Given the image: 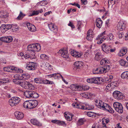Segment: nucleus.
I'll return each instance as SVG.
<instances>
[{
    "instance_id": "obj_54",
    "label": "nucleus",
    "mask_w": 128,
    "mask_h": 128,
    "mask_svg": "<svg viewBox=\"0 0 128 128\" xmlns=\"http://www.w3.org/2000/svg\"><path fill=\"white\" fill-rule=\"evenodd\" d=\"M20 80L14 79L13 80V82L15 84H19Z\"/></svg>"
},
{
    "instance_id": "obj_26",
    "label": "nucleus",
    "mask_w": 128,
    "mask_h": 128,
    "mask_svg": "<svg viewBox=\"0 0 128 128\" xmlns=\"http://www.w3.org/2000/svg\"><path fill=\"white\" fill-rule=\"evenodd\" d=\"M21 80H27L30 78V75L28 74H21Z\"/></svg>"
},
{
    "instance_id": "obj_40",
    "label": "nucleus",
    "mask_w": 128,
    "mask_h": 128,
    "mask_svg": "<svg viewBox=\"0 0 128 128\" xmlns=\"http://www.w3.org/2000/svg\"><path fill=\"white\" fill-rule=\"evenodd\" d=\"M86 121L85 119L84 118H82L78 120V124L79 125H82Z\"/></svg>"
},
{
    "instance_id": "obj_47",
    "label": "nucleus",
    "mask_w": 128,
    "mask_h": 128,
    "mask_svg": "<svg viewBox=\"0 0 128 128\" xmlns=\"http://www.w3.org/2000/svg\"><path fill=\"white\" fill-rule=\"evenodd\" d=\"M6 43L10 42H11L12 40V38L11 36H6Z\"/></svg>"
},
{
    "instance_id": "obj_3",
    "label": "nucleus",
    "mask_w": 128,
    "mask_h": 128,
    "mask_svg": "<svg viewBox=\"0 0 128 128\" xmlns=\"http://www.w3.org/2000/svg\"><path fill=\"white\" fill-rule=\"evenodd\" d=\"M110 66L108 65L104 67H100L97 68L95 70L93 71V73L94 74H100L104 73L108 71L110 69Z\"/></svg>"
},
{
    "instance_id": "obj_60",
    "label": "nucleus",
    "mask_w": 128,
    "mask_h": 128,
    "mask_svg": "<svg viewBox=\"0 0 128 128\" xmlns=\"http://www.w3.org/2000/svg\"><path fill=\"white\" fill-rule=\"evenodd\" d=\"M48 80H44L42 78L41 84H48Z\"/></svg>"
},
{
    "instance_id": "obj_18",
    "label": "nucleus",
    "mask_w": 128,
    "mask_h": 128,
    "mask_svg": "<svg viewBox=\"0 0 128 128\" xmlns=\"http://www.w3.org/2000/svg\"><path fill=\"white\" fill-rule=\"evenodd\" d=\"M30 122L33 124L36 125L38 126H42V123L36 119H31L30 120Z\"/></svg>"
},
{
    "instance_id": "obj_7",
    "label": "nucleus",
    "mask_w": 128,
    "mask_h": 128,
    "mask_svg": "<svg viewBox=\"0 0 128 128\" xmlns=\"http://www.w3.org/2000/svg\"><path fill=\"white\" fill-rule=\"evenodd\" d=\"M113 106L115 110L118 112L122 113L123 112V108L122 105L120 103L114 102L113 104Z\"/></svg>"
},
{
    "instance_id": "obj_57",
    "label": "nucleus",
    "mask_w": 128,
    "mask_h": 128,
    "mask_svg": "<svg viewBox=\"0 0 128 128\" xmlns=\"http://www.w3.org/2000/svg\"><path fill=\"white\" fill-rule=\"evenodd\" d=\"M94 115L95 114L94 112H88V116L92 118L94 117L95 116Z\"/></svg>"
},
{
    "instance_id": "obj_20",
    "label": "nucleus",
    "mask_w": 128,
    "mask_h": 128,
    "mask_svg": "<svg viewBox=\"0 0 128 128\" xmlns=\"http://www.w3.org/2000/svg\"><path fill=\"white\" fill-rule=\"evenodd\" d=\"M83 64L82 62L81 61H76L75 62L74 64L75 67H76L78 69L81 68Z\"/></svg>"
},
{
    "instance_id": "obj_43",
    "label": "nucleus",
    "mask_w": 128,
    "mask_h": 128,
    "mask_svg": "<svg viewBox=\"0 0 128 128\" xmlns=\"http://www.w3.org/2000/svg\"><path fill=\"white\" fill-rule=\"evenodd\" d=\"M14 79L21 80V74H16L14 76Z\"/></svg>"
},
{
    "instance_id": "obj_59",
    "label": "nucleus",
    "mask_w": 128,
    "mask_h": 128,
    "mask_svg": "<svg viewBox=\"0 0 128 128\" xmlns=\"http://www.w3.org/2000/svg\"><path fill=\"white\" fill-rule=\"evenodd\" d=\"M88 92H84L82 94V96L84 97L88 98Z\"/></svg>"
},
{
    "instance_id": "obj_19",
    "label": "nucleus",
    "mask_w": 128,
    "mask_h": 128,
    "mask_svg": "<svg viewBox=\"0 0 128 128\" xmlns=\"http://www.w3.org/2000/svg\"><path fill=\"white\" fill-rule=\"evenodd\" d=\"M26 26L28 30L30 31L34 32L36 31V27L32 24L30 23H28L26 24Z\"/></svg>"
},
{
    "instance_id": "obj_6",
    "label": "nucleus",
    "mask_w": 128,
    "mask_h": 128,
    "mask_svg": "<svg viewBox=\"0 0 128 128\" xmlns=\"http://www.w3.org/2000/svg\"><path fill=\"white\" fill-rule=\"evenodd\" d=\"M20 99L17 97H14L12 98L9 100L10 104L11 106H16L20 102Z\"/></svg>"
},
{
    "instance_id": "obj_44",
    "label": "nucleus",
    "mask_w": 128,
    "mask_h": 128,
    "mask_svg": "<svg viewBox=\"0 0 128 128\" xmlns=\"http://www.w3.org/2000/svg\"><path fill=\"white\" fill-rule=\"evenodd\" d=\"M64 116L66 120L69 121H71L72 119V117L71 116L70 117L66 113L64 114Z\"/></svg>"
},
{
    "instance_id": "obj_30",
    "label": "nucleus",
    "mask_w": 128,
    "mask_h": 128,
    "mask_svg": "<svg viewBox=\"0 0 128 128\" xmlns=\"http://www.w3.org/2000/svg\"><path fill=\"white\" fill-rule=\"evenodd\" d=\"M43 10L42 9L37 11L34 10L32 13L30 15H29V16H31L35 15L38 14L39 13H42L43 12Z\"/></svg>"
},
{
    "instance_id": "obj_25",
    "label": "nucleus",
    "mask_w": 128,
    "mask_h": 128,
    "mask_svg": "<svg viewBox=\"0 0 128 128\" xmlns=\"http://www.w3.org/2000/svg\"><path fill=\"white\" fill-rule=\"evenodd\" d=\"M71 53L73 56L76 58H80L82 55V54L81 53L77 51H72Z\"/></svg>"
},
{
    "instance_id": "obj_1",
    "label": "nucleus",
    "mask_w": 128,
    "mask_h": 128,
    "mask_svg": "<svg viewBox=\"0 0 128 128\" xmlns=\"http://www.w3.org/2000/svg\"><path fill=\"white\" fill-rule=\"evenodd\" d=\"M41 49L40 46L38 43L33 44L29 45L28 46L27 53L24 56L26 59L30 58V59H34L35 56V51H39Z\"/></svg>"
},
{
    "instance_id": "obj_31",
    "label": "nucleus",
    "mask_w": 128,
    "mask_h": 128,
    "mask_svg": "<svg viewBox=\"0 0 128 128\" xmlns=\"http://www.w3.org/2000/svg\"><path fill=\"white\" fill-rule=\"evenodd\" d=\"M121 77L123 79H128V71L123 72L121 75Z\"/></svg>"
},
{
    "instance_id": "obj_28",
    "label": "nucleus",
    "mask_w": 128,
    "mask_h": 128,
    "mask_svg": "<svg viewBox=\"0 0 128 128\" xmlns=\"http://www.w3.org/2000/svg\"><path fill=\"white\" fill-rule=\"evenodd\" d=\"M120 64L122 66L128 67V62H125L124 60L121 59L119 61Z\"/></svg>"
},
{
    "instance_id": "obj_52",
    "label": "nucleus",
    "mask_w": 128,
    "mask_h": 128,
    "mask_svg": "<svg viewBox=\"0 0 128 128\" xmlns=\"http://www.w3.org/2000/svg\"><path fill=\"white\" fill-rule=\"evenodd\" d=\"M107 36L108 38L109 39V40H112L113 39V35L112 33H110L108 34Z\"/></svg>"
},
{
    "instance_id": "obj_41",
    "label": "nucleus",
    "mask_w": 128,
    "mask_h": 128,
    "mask_svg": "<svg viewBox=\"0 0 128 128\" xmlns=\"http://www.w3.org/2000/svg\"><path fill=\"white\" fill-rule=\"evenodd\" d=\"M109 61L108 60H105V58H104L101 60L100 62V63L101 65H104L106 63H108Z\"/></svg>"
},
{
    "instance_id": "obj_49",
    "label": "nucleus",
    "mask_w": 128,
    "mask_h": 128,
    "mask_svg": "<svg viewBox=\"0 0 128 128\" xmlns=\"http://www.w3.org/2000/svg\"><path fill=\"white\" fill-rule=\"evenodd\" d=\"M82 24L81 22L80 21H78L77 22L78 29V30H80V28L82 27Z\"/></svg>"
},
{
    "instance_id": "obj_50",
    "label": "nucleus",
    "mask_w": 128,
    "mask_h": 128,
    "mask_svg": "<svg viewBox=\"0 0 128 128\" xmlns=\"http://www.w3.org/2000/svg\"><path fill=\"white\" fill-rule=\"evenodd\" d=\"M92 128H102L101 126L99 124H94L92 127Z\"/></svg>"
},
{
    "instance_id": "obj_2",
    "label": "nucleus",
    "mask_w": 128,
    "mask_h": 128,
    "mask_svg": "<svg viewBox=\"0 0 128 128\" xmlns=\"http://www.w3.org/2000/svg\"><path fill=\"white\" fill-rule=\"evenodd\" d=\"M38 104V101L36 100H26L23 103V106L25 108L32 109L35 108Z\"/></svg>"
},
{
    "instance_id": "obj_46",
    "label": "nucleus",
    "mask_w": 128,
    "mask_h": 128,
    "mask_svg": "<svg viewBox=\"0 0 128 128\" xmlns=\"http://www.w3.org/2000/svg\"><path fill=\"white\" fill-rule=\"evenodd\" d=\"M12 28V30H15L16 29H18L19 28L18 26V25L15 24H11Z\"/></svg>"
},
{
    "instance_id": "obj_24",
    "label": "nucleus",
    "mask_w": 128,
    "mask_h": 128,
    "mask_svg": "<svg viewBox=\"0 0 128 128\" xmlns=\"http://www.w3.org/2000/svg\"><path fill=\"white\" fill-rule=\"evenodd\" d=\"M96 23L97 27L100 28L102 26V21L100 18H98L96 20Z\"/></svg>"
},
{
    "instance_id": "obj_37",
    "label": "nucleus",
    "mask_w": 128,
    "mask_h": 128,
    "mask_svg": "<svg viewBox=\"0 0 128 128\" xmlns=\"http://www.w3.org/2000/svg\"><path fill=\"white\" fill-rule=\"evenodd\" d=\"M107 109L106 108L105 110L106 111H108L111 113H113L114 112V111L113 109L108 104V106H107Z\"/></svg>"
},
{
    "instance_id": "obj_27",
    "label": "nucleus",
    "mask_w": 128,
    "mask_h": 128,
    "mask_svg": "<svg viewBox=\"0 0 128 128\" xmlns=\"http://www.w3.org/2000/svg\"><path fill=\"white\" fill-rule=\"evenodd\" d=\"M34 88V86L32 84L28 82V84L26 86V89L33 90Z\"/></svg>"
},
{
    "instance_id": "obj_62",
    "label": "nucleus",
    "mask_w": 128,
    "mask_h": 128,
    "mask_svg": "<svg viewBox=\"0 0 128 128\" xmlns=\"http://www.w3.org/2000/svg\"><path fill=\"white\" fill-rule=\"evenodd\" d=\"M111 84L110 85L108 84L106 86L105 90L106 91H108V90H110V87H111Z\"/></svg>"
},
{
    "instance_id": "obj_58",
    "label": "nucleus",
    "mask_w": 128,
    "mask_h": 128,
    "mask_svg": "<svg viewBox=\"0 0 128 128\" xmlns=\"http://www.w3.org/2000/svg\"><path fill=\"white\" fill-rule=\"evenodd\" d=\"M0 41H2L6 43V36H3L1 37L0 38Z\"/></svg>"
},
{
    "instance_id": "obj_35",
    "label": "nucleus",
    "mask_w": 128,
    "mask_h": 128,
    "mask_svg": "<svg viewBox=\"0 0 128 128\" xmlns=\"http://www.w3.org/2000/svg\"><path fill=\"white\" fill-rule=\"evenodd\" d=\"M98 40H98L97 42V44H100L104 40L106 39V38L105 36H104L102 38L101 37L100 38H99Z\"/></svg>"
},
{
    "instance_id": "obj_16",
    "label": "nucleus",
    "mask_w": 128,
    "mask_h": 128,
    "mask_svg": "<svg viewBox=\"0 0 128 128\" xmlns=\"http://www.w3.org/2000/svg\"><path fill=\"white\" fill-rule=\"evenodd\" d=\"M14 114L15 116L18 120L21 119L24 116V115L22 112L18 111L14 113Z\"/></svg>"
},
{
    "instance_id": "obj_9",
    "label": "nucleus",
    "mask_w": 128,
    "mask_h": 128,
    "mask_svg": "<svg viewBox=\"0 0 128 128\" xmlns=\"http://www.w3.org/2000/svg\"><path fill=\"white\" fill-rule=\"evenodd\" d=\"M112 94L115 98L118 100L122 99L124 96V95L122 93L117 90L114 91Z\"/></svg>"
},
{
    "instance_id": "obj_13",
    "label": "nucleus",
    "mask_w": 128,
    "mask_h": 128,
    "mask_svg": "<svg viewBox=\"0 0 128 128\" xmlns=\"http://www.w3.org/2000/svg\"><path fill=\"white\" fill-rule=\"evenodd\" d=\"M48 26L49 29L55 33L57 32V28L56 26L52 22L48 24Z\"/></svg>"
},
{
    "instance_id": "obj_39",
    "label": "nucleus",
    "mask_w": 128,
    "mask_h": 128,
    "mask_svg": "<svg viewBox=\"0 0 128 128\" xmlns=\"http://www.w3.org/2000/svg\"><path fill=\"white\" fill-rule=\"evenodd\" d=\"M97 81L98 82V83L97 84H98L102 83V82H105L104 80L102 78L99 77H97Z\"/></svg>"
},
{
    "instance_id": "obj_34",
    "label": "nucleus",
    "mask_w": 128,
    "mask_h": 128,
    "mask_svg": "<svg viewBox=\"0 0 128 128\" xmlns=\"http://www.w3.org/2000/svg\"><path fill=\"white\" fill-rule=\"evenodd\" d=\"M28 84V82L26 81L21 82L20 81V83L19 84L20 86L22 87L23 88H26V86L27 84Z\"/></svg>"
},
{
    "instance_id": "obj_15",
    "label": "nucleus",
    "mask_w": 128,
    "mask_h": 128,
    "mask_svg": "<svg viewBox=\"0 0 128 128\" xmlns=\"http://www.w3.org/2000/svg\"><path fill=\"white\" fill-rule=\"evenodd\" d=\"M72 106L74 108L79 109L86 110L88 108L87 106L86 107V106H82L80 104H79L76 102L73 104H72Z\"/></svg>"
},
{
    "instance_id": "obj_55",
    "label": "nucleus",
    "mask_w": 128,
    "mask_h": 128,
    "mask_svg": "<svg viewBox=\"0 0 128 128\" xmlns=\"http://www.w3.org/2000/svg\"><path fill=\"white\" fill-rule=\"evenodd\" d=\"M106 31H104L103 32L101 33L100 35H99L96 38L97 39H100L99 38H100L101 37H102V36H103L104 35H105V33H106Z\"/></svg>"
},
{
    "instance_id": "obj_38",
    "label": "nucleus",
    "mask_w": 128,
    "mask_h": 128,
    "mask_svg": "<svg viewBox=\"0 0 128 128\" xmlns=\"http://www.w3.org/2000/svg\"><path fill=\"white\" fill-rule=\"evenodd\" d=\"M8 82L9 80L8 78H4V79H0V86L1 85V84L6 83Z\"/></svg>"
},
{
    "instance_id": "obj_21",
    "label": "nucleus",
    "mask_w": 128,
    "mask_h": 128,
    "mask_svg": "<svg viewBox=\"0 0 128 128\" xmlns=\"http://www.w3.org/2000/svg\"><path fill=\"white\" fill-rule=\"evenodd\" d=\"M103 55L100 52H98L95 54V59L97 61H99L103 58Z\"/></svg>"
},
{
    "instance_id": "obj_53",
    "label": "nucleus",
    "mask_w": 128,
    "mask_h": 128,
    "mask_svg": "<svg viewBox=\"0 0 128 128\" xmlns=\"http://www.w3.org/2000/svg\"><path fill=\"white\" fill-rule=\"evenodd\" d=\"M94 94H92V93H90L88 94V99H92L94 98Z\"/></svg>"
},
{
    "instance_id": "obj_42",
    "label": "nucleus",
    "mask_w": 128,
    "mask_h": 128,
    "mask_svg": "<svg viewBox=\"0 0 128 128\" xmlns=\"http://www.w3.org/2000/svg\"><path fill=\"white\" fill-rule=\"evenodd\" d=\"M40 58L44 60H48V57L46 55L44 54H41L40 56Z\"/></svg>"
},
{
    "instance_id": "obj_48",
    "label": "nucleus",
    "mask_w": 128,
    "mask_h": 128,
    "mask_svg": "<svg viewBox=\"0 0 128 128\" xmlns=\"http://www.w3.org/2000/svg\"><path fill=\"white\" fill-rule=\"evenodd\" d=\"M113 78V76L112 75H110L109 77L106 78L105 81L106 82H110L111 81V80Z\"/></svg>"
},
{
    "instance_id": "obj_10",
    "label": "nucleus",
    "mask_w": 128,
    "mask_h": 128,
    "mask_svg": "<svg viewBox=\"0 0 128 128\" xmlns=\"http://www.w3.org/2000/svg\"><path fill=\"white\" fill-rule=\"evenodd\" d=\"M58 53L61 54V56L64 58H68L69 57L68 51L64 49H61L58 52Z\"/></svg>"
},
{
    "instance_id": "obj_5",
    "label": "nucleus",
    "mask_w": 128,
    "mask_h": 128,
    "mask_svg": "<svg viewBox=\"0 0 128 128\" xmlns=\"http://www.w3.org/2000/svg\"><path fill=\"white\" fill-rule=\"evenodd\" d=\"M95 101V105L98 108L104 110L106 108L107 109V106H108V104L104 103L102 101H98V100H96Z\"/></svg>"
},
{
    "instance_id": "obj_63",
    "label": "nucleus",
    "mask_w": 128,
    "mask_h": 128,
    "mask_svg": "<svg viewBox=\"0 0 128 128\" xmlns=\"http://www.w3.org/2000/svg\"><path fill=\"white\" fill-rule=\"evenodd\" d=\"M80 86L82 87V90H88V86H82L80 85Z\"/></svg>"
},
{
    "instance_id": "obj_14",
    "label": "nucleus",
    "mask_w": 128,
    "mask_h": 128,
    "mask_svg": "<svg viewBox=\"0 0 128 128\" xmlns=\"http://www.w3.org/2000/svg\"><path fill=\"white\" fill-rule=\"evenodd\" d=\"M102 50L105 52L108 53L109 52L110 50L111 46H107L106 44H103L102 46Z\"/></svg>"
},
{
    "instance_id": "obj_36",
    "label": "nucleus",
    "mask_w": 128,
    "mask_h": 128,
    "mask_svg": "<svg viewBox=\"0 0 128 128\" xmlns=\"http://www.w3.org/2000/svg\"><path fill=\"white\" fill-rule=\"evenodd\" d=\"M48 3V2L46 0H44L38 2L37 4L40 5V6H43L46 5Z\"/></svg>"
},
{
    "instance_id": "obj_56",
    "label": "nucleus",
    "mask_w": 128,
    "mask_h": 128,
    "mask_svg": "<svg viewBox=\"0 0 128 128\" xmlns=\"http://www.w3.org/2000/svg\"><path fill=\"white\" fill-rule=\"evenodd\" d=\"M50 66V65L49 64L48 62L46 63L43 65L44 67L46 69H49L48 67H49Z\"/></svg>"
},
{
    "instance_id": "obj_23",
    "label": "nucleus",
    "mask_w": 128,
    "mask_h": 128,
    "mask_svg": "<svg viewBox=\"0 0 128 128\" xmlns=\"http://www.w3.org/2000/svg\"><path fill=\"white\" fill-rule=\"evenodd\" d=\"M11 28V24H3L1 26V29H3L5 31H7Z\"/></svg>"
},
{
    "instance_id": "obj_45",
    "label": "nucleus",
    "mask_w": 128,
    "mask_h": 128,
    "mask_svg": "<svg viewBox=\"0 0 128 128\" xmlns=\"http://www.w3.org/2000/svg\"><path fill=\"white\" fill-rule=\"evenodd\" d=\"M42 78H34V82L37 84H41Z\"/></svg>"
},
{
    "instance_id": "obj_4",
    "label": "nucleus",
    "mask_w": 128,
    "mask_h": 128,
    "mask_svg": "<svg viewBox=\"0 0 128 128\" xmlns=\"http://www.w3.org/2000/svg\"><path fill=\"white\" fill-rule=\"evenodd\" d=\"M24 94L26 98H36L39 96L37 93L33 91L27 90L24 92Z\"/></svg>"
},
{
    "instance_id": "obj_32",
    "label": "nucleus",
    "mask_w": 128,
    "mask_h": 128,
    "mask_svg": "<svg viewBox=\"0 0 128 128\" xmlns=\"http://www.w3.org/2000/svg\"><path fill=\"white\" fill-rule=\"evenodd\" d=\"M98 82L97 81V78H88V83L97 84L98 83Z\"/></svg>"
},
{
    "instance_id": "obj_12",
    "label": "nucleus",
    "mask_w": 128,
    "mask_h": 128,
    "mask_svg": "<svg viewBox=\"0 0 128 128\" xmlns=\"http://www.w3.org/2000/svg\"><path fill=\"white\" fill-rule=\"evenodd\" d=\"M70 88L73 90H82V89L80 85L73 84L71 85Z\"/></svg>"
},
{
    "instance_id": "obj_11",
    "label": "nucleus",
    "mask_w": 128,
    "mask_h": 128,
    "mask_svg": "<svg viewBox=\"0 0 128 128\" xmlns=\"http://www.w3.org/2000/svg\"><path fill=\"white\" fill-rule=\"evenodd\" d=\"M25 68L29 70H34L36 68V64L34 62H30L27 64Z\"/></svg>"
},
{
    "instance_id": "obj_64",
    "label": "nucleus",
    "mask_w": 128,
    "mask_h": 128,
    "mask_svg": "<svg viewBox=\"0 0 128 128\" xmlns=\"http://www.w3.org/2000/svg\"><path fill=\"white\" fill-rule=\"evenodd\" d=\"M82 4L85 5L87 4L88 2L86 0H81Z\"/></svg>"
},
{
    "instance_id": "obj_22",
    "label": "nucleus",
    "mask_w": 128,
    "mask_h": 128,
    "mask_svg": "<svg viewBox=\"0 0 128 128\" xmlns=\"http://www.w3.org/2000/svg\"><path fill=\"white\" fill-rule=\"evenodd\" d=\"M127 52V49L126 48H122L120 50L118 54L120 56H122L125 55Z\"/></svg>"
},
{
    "instance_id": "obj_17",
    "label": "nucleus",
    "mask_w": 128,
    "mask_h": 128,
    "mask_svg": "<svg viewBox=\"0 0 128 128\" xmlns=\"http://www.w3.org/2000/svg\"><path fill=\"white\" fill-rule=\"evenodd\" d=\"M4 70L5 71L8 72H10L11 70L12 71H15L16 72L18 68L14 66H10L4 68Z\"/></svg>"
},
{
    "instance_id": "obj_33",
    "label": "nucleus",
    "mask_w": 128,
    "mask_h": 128,
    "mask_svg": "<svg viewBox=\"0 0 128 128\" xmlns=\"http://www.w3.org/2000/svg\"><path fill=\"white\" fill-rule=\"evenodd\" d=\"M26 15L25 14H23L22 12L20 11L19 15L16 18V19L18 20H21Z\"/></svg>"
},
{
    "instance_id": "obj_8",
    "label": "nucleus",
    "mask_w": 128,
    "mask_h": 128,
    "mask_svg": "<svg viewBox=\"0 0 128 128\" xmlns=\"http://www.w3.org/2000/svg\"><path fill=\"white\" fill-rule=\"evenodd\" d=\"M126 26V24L125 21L120 20L117 24V29L118 30L123 31L125 30Z\"/></svg>"
},
{
    "instance_id": "obj_29",
    "label": "nucleus",
    "mask_w": 128,
    "mask_h": 128,
    "mask_svg": "<svg viewBox=\"0 0 128 128\" xmlns=\"http://www.w3.org/2000/svg\"><path fill=\"white\" fill-rule=\"evenodd\" d=\"M94 32L92 30L90 29L88 30V40H92L94 37Z\"/></svg>"
},
{
    "instance_id": "obj_61",
    "label": "nucleus",
    "mask_w": 128,
    "mask_h": 128,
    "mask_svg": "<svg viewBox=\"0 0 128 128\" xmlns=\"http://www.w3.org/2000/svg\"><path fill=\"white\" fill-rule=\"evenodd\" d=\"M54 74H56L54 76V78L55 79H58L60 77V74L55 73Z\"/></svg>"
},
{
    "instance_id": "obj_51",
    "label": "nucleus",
    "mask_w": 128,
    "mask_h": 128,
    "mask_svg": "<svg viewBox=\"0 0 128 128\" xmlns=\"http://www.w3.org/2000/svg\"><path fill=\"white\" fill-rule=\"evenodd\" d=\"M118 82L116 81L112 82L111 83V85L113 86H118Z\"/></svg>"
}]
</instances>
